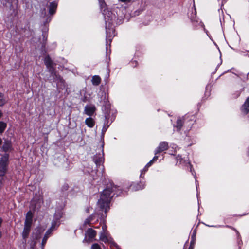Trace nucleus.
Returning <instances> with one entry per match:
<instances>
[{
    "label": "nucleus",
    "instance_id": "f257e3e1",
    "mask_svg": "<svg viewBox=\"0 0 249 249\" xmlns=\"http://www.w3.org/2000/svg\"><path fill=\"white\" fill-rule=\"evenodd\" d=\"M111 197V191L110 189L103 191L99 200V204L102 208L108 207L110 199Z\"/></svg>",
    "mask_w": 249,
    "mask_h": 249
},
{
    "label": "nucleus",
    "instance_id": "f03ea898",
    "mask_svg": "<svg viewBox=\"0 0 249 249\" xmlns=\"http://www.w3.org/2000/svg\"><path fill=\"white\" fill-rule=\"evenodd\" d=\"M8 162V156L4 155L2 157L0 162V172L3 174L6 171Z\"/></svg>",
    "mask_w": 249,
    "mask_h": 249
},
{
    "label": "nucleus",
    "instance_id": "7ed1b4c3",
    "mask_svg": "<svg viewBox=\"0 0 249 249\" xmlns=\"http://www.w3.org/2000/svg\"><path fill=\"white\" fill-rule=\"evenodd\" d=\"M96 234L95 231L92 229H89L86 233L85 240L86 242H91L93 240Z\"/></svg>",
    "mask_w": 249,
    "mask_h": 249
},
{
    "label": "nucleus",
    "instance_id": "20e7f679",
    "mask_svg": "<svg viewBox=\"0 0 249 249\" xmlns=\"http://www.w3.org/2000/svg\"><path fill=\"white\" fill-rule=\"evenodd\" d=\"M33 214L31 211H29L26 215V219L25 221V225L26 226L31 227L32 223Z\"/></svg>",
    "mask_w": 249,
    "mask_h": 249
},
{
    "label": "nucleus",
    "instance_id": "39448f33",
    "mask_svg": "<svg viewBox=\"0 0 249 249\" xmlns=\"http://www.w3.org/2000/svg\"><path fill=\"white\" fill-rule=\"evenodd\" d=\"M168 144L165 142H161L158 147L157 148L155 154L160 153L163 151L166 150L168 149Z\"/></svg>",
    "mask_w": 249,
    "mask_h": 249
},
{
    "label": "nucleus",
    "instance_id": "423d86ee",
    "mask_svg": "<svg viewBox=\"0 0 249 249\" xmlns=\"http://www.w3.org/2000/svg\"><path fill=\"white\" fill-rule=\"evenodd\" d=\"M95 110V108L93 106H87L85 108V112L88 115H92Z\"/></svg>",
    "mask_w": 249,
    "mask_h": 249
},
{
    "label": "nucleus",
    "instance_id": "0eeeda50",
    "mask_svg": "<svg viewBox=\"0 0 249 249\" xmlns=\"http://www.w3.org/2000/svg\"><path fill=\"white\" fill-rule=\"evenodd\" d=\"M242 112L247 114L249 111V97L246 100L242 107Z\"/></svg>",
    "mask_w": 249,
    "mask_h": 249
},
{
    "label": "nucleus",
    "instance_id": "6e6552de",
    "mask_svg": "<svg viewBox=\"0 0 249 249\" xmlns=\"http://www.w3.org/2000/svg\"><path fill=\"white\" fill-rule=\"evenodd\" d=\"M101 78L98 76H94L92 78V83L93 85H98L100 83Z\"/></svg>",
    "mask_w": 249,
    "mask_h": 249
},
{
    "label": "nucleus",
    "instance_id": "1a4fd4ad",
    "mask_svg": "<svg viewBox=\"0 0 249 249\" xmlns=\"http://www.w3.org/2000/svg\"><path fill=\"white\" fill-rule=\"evenodd\" d=\"M30 227H31L26 226L25 225L24 230L23 231V233H22L23 237L24 238H26L28 236V235L29 233V232H30Z\"/></svg>",
    "mask_w": 249,
    "mask_h": 249
},
{
    "label": "nucleus",
    "instance_id": "9d476101",
    "mask_svg": "<svg viewBox=\"0 0 249 249\" xmlns=\"http://www.w3.org/2000/svg\"><path fill=\"white\" fill-rule=\"evenodd\" d=\"M57 7V4L55 3H52L50 5V13L53 14L54 13Z\"/></svg>",
    "mask_w": 249,
    "mask_h": 249
},
{
    "label": "nucleus",
    "instance_id": "9b49d317",
    "mask_svg": "<svg viewBox=\"0 0 249 249\" xmlns=\"http://www.w3.org/2000/svg\"><path fill=\"white\" fill-rule=\"evenodd\" d=\"M7 102L6 98L3 95L0 93V106L4 105Z\"/></svg>",
    "mask_w": 249,
    "mask_h": 249
},
{
    "label": "nucleus",
    "instance_id": "f8f14e48",
    "mask_svg": "<svg viewBox=\"0 0 249 249\" xmlns=\"http://www.w3.org/2000/svg\"><path fill=\"white\" fill-rule=\"evenodd\" d=\"M86 124H93L94 123V120L91 118H87L85 121Z\"/></svg>",
    "mask_w": 249,
    "mask_h": 249
},
{
    "label": "nucleus",
    "instance_id": "ddd939ff",
    "mask_svg": "<svg viewBox=\"0 0 249 249\" xmlns=\"http://www.w3.org/2000/svg\"><path fill=\"white\" fill-rule=\"evenodd\" d=\"M10 147V143L9 142H5V144L3 146L4 151L8 150Z\"/></svg>",
    "mask_w": 249,
    "mask_h": 249
},
{
    "label": "nucleus",
    "instance_id": "4468645a",
    "mask_svg": "<svg viewBox=\"0 0 249 249\" xmlns=\"http://www.w3.org/2000/svg\"><path fill=\"white\" fill-rule=\"evenodd\" d=\"M100 240H102V241L104 242L105 243L108 241V239H107V237L104 234H102L101 235Z\"/></svg>",
    "mask_w": 249,
    "mask_h": 249
},
{
    "label": "nucleus",
    "instance_id": "2eb2a0df",
    "mask_svg": "<svg viewBox=\"0 0 249 249\" xmlns=\"http://www.w3.org/2000/svg\"><path fill=\"white\" fill-rule=\"evenodd\" d=\"M91 249H101V248L98 244H94L91 247Z\"/></svg>",
    "mask_w": 249,
    "mask_h": 249
},
{
    "label": "nucleus",
    "instance_id": "dca6fc26",
    "mask_svg": "<svg viewBox=\"0 0 249 249\" xmlns=\"http://www.w3.org/2000/svg\"><path fill=\"white\" fill-rule=\"evenodd\" d=\"M5 129V125H0V133H2Z\"/></svg>",
    "mask_w": 249,
    "mask_h": 249
},
{
    "label": "nucleus",
    "instance_id": "f3484780",
    "mask_svg": "<svg viewBox=\"0 0 249 249\" xmlns=\"http://www.w3.org/2000/svg\"><path fill=\"white\" fill-rule=\"evenodd\" d=\"M157 158H158V157H157V156H155V157L153 158V160H152L149 162V163H150V164H151V163H152L154 161L156 160H157Z\"/></svg>",
    "mask_w": 249,
    "mask_h": 249
},
{
    "label": "nucleus",
    "instance_id": "a211bd4d",
    "mask_svg": "<svg viewBox=\"0 0 249 249\" xmlns=\"http://www.w3.org/2000/svg\"><path fill=\"white\" fill-rule=\"evenodd\" d=\"M122 2H129L131 0H118Z\"/></svg>",
    "mask_w": 249,
    "mask_h": 249
},
{
    "label": "nucleus",
    "instance_id": "6ab92c4d",
    "mask_svg": "<svg viewBox=\"0 0 249 249\" xmlns=\"http://www.w3.org/2000/svg\"><path fill=\"white\" fill-rule=\"evenodd\" d=\"M90 220V219H86V220H85V224H89Z\"/></svg>",
    "mask_w": 249,
    "mask_h": 249
},
{
    "label": "nucleus",
    "instance_id": "aec40b11",
    "mask_svg": "<svg viewBox=\"0 0 249 249\" xmlns=\"http://www.w3.org/2000/svg\"><path fill=\"white\" fill-rule=\"evenodd\" d=\"M183 122H181L180 120H178V122H177V123L178 124H181V123H183Z\"/></svg>",
    "mask_w": 249,
    "mask_h": 249
},
{
    "label": "nucleus",
    "instance_id": "412c9836",
    "mask_svg": "<svg viewBox=\"0 0 249 249\" xmlns=\"http://www.w3.org/2000/svg\"><path fill=\"white\" fill-rule=\"evenodd\" d=\"M45 64H46V65L47 66H48V65H49V62H48L47 61V60H46V61H45Z\"/></svg>",
    "mask_w": 249,
    "mask_h": 249
},
{
    "label": "nucleus",
    "instance_id": "4be33fe9",
    "mask_svg": "<svg viewBox=\"0 0 249 249\" xmlns=\"http://www.w3.org/2000/svg\"><path fill=\"white\" fill-rule=\"evenodd\" d=\"M1 116H2V113L0 111V118L1 117Z\"/></svg>",
    "mask_w": 249,
    "mask_h": 249
},
{
    "label": "nucleus",
    "instance_id": "5701e85b",
    "mask_svg": "<svg viewBox=\"0 0 249 249\" xmlns=\"http://www.w3.org/2000/svg\"><path fill=\"white\" fill-rule=\"evenodd\" d=\"M103 4H105L104 2H103L102 4H101V6H103Z\"/></svg>",
    "mask_w": 249,
    "mask_h": 249
}]
</instances>
